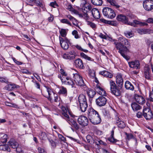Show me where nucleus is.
Masks as SVG:
<instances>
[{
    "label": "nucleus",
    "instance_id": "nucleus-5",
    "mask_svg": "<svg viewBox=\"0 0 153 153\" xmlns=\"http://www.w3.org/2000/svg\"><path fill=\"white\" fill-rule=\"evenodd\" d=\"M117 19L119 21H120L126 24L134 26V25L133 23L128 22V18L126 16L123 14L118 15L117 17Z\"/></svg>",
    "mask_w": 153,
    "mask_h": 153
},
{
    "label": "nucleus",
    "instance_id": "nucleus-11",
    "mask_svg": "<svg viewBox=\"0 0 153 153\" xmlns=\"http://www.w3.org/2000/svg\"><path fill=\"white\" fill-rule=\"evenodd\" d=\"M7 84L4 88L3 89L4 90L10 91L15 89L18 88H20L19 86L11 82H9Z\"/></svg>",
    "mask_w": 153,
    "mask_h": 153
},
{
    "label": "nucleus",
    "instance_id": "nucleus-39",
    "mask_svg": "<svg viewBox=\"0 0 153 153\" xmlns=\"http://www.w3.org/2000/svg\"><path fill=\"white\" fill-rule=\"evenodd\" d=\"M114 131H111V137H109L108 139V140L109 141L112 143L116 142L117 141V139H115L114 137Z\"/></svg>",
    "mask_w": 153,
    "mask_h": 153
},
{
    "label": "nucleus",
    "instance_id": "nucleus-30",
    "mask_svg": "<svg viewBox=\"0 0 153 153\" xmlns=\"http://www.w3.org/2000/svg\"><path fill=\"white\" fill-rule=\"evenodd\" d=\"M119 118H118L117 120L116 123L119 128H123L125 127V124L123 121H119Z\"/></svg>",
    "mask_w": 153,
    "mask_h": 153
},
{
    "label": "nucleus",
    "instance_id": "nucleus-44",
    "mask_svg": "<svg viewBox=\"0 0 153 153\" xmlns=\"http://www.w3.org/2000/svg\"><path fill=\"white\" fill-rule=\"evenodd\" d=\"M5 103L6 105L7 106L12 107L16 108H19L18 105L16 104L11 103L8 102H6Z\"/></svg>",
    "mask_w": 153,
    "mask_h": 153
},
{
    "label": "nucleus",
    "instance_id": "nucleus-61",
    "mask_svg": "<svg viewBox=\"0 0 153 153\" xmlns=\"http://www.w3.org/2000/svg\"><path fill=\"white\" fill-rule=\"evenodd\" d=\"M84 18L85 20L87 21L89 18V16H88V14L87 13H85L84 14H83V17Z\"/></svg>",
    "mask_w": 153,
    "mask_h": 153
},
{
    "label": "nucleus",
    "instance_id": "nucleus-54",
    "mask_svg": "<svg viewBox=\"0 0 153 153\" xmlns=\"http://www.w3.org/2000/svg\"><path fill=\"white\" fill-rule=\"evenodd\" d=\"M72 34L74 36L75 38L78 39L79 38V36L78 34V32L76 30H74L72 32Z\"/></svg>",
    "mask_w": 153,
    "mask_h": 153
},
{
    "label": "nucleus",
    "instance_id": "nucleus-8",
    "mask_svg": "<svg viewBox=\"0 0 153 153\" xmlns=\"http://www.w3.org/2000/svg\"><path fill=\"white\" fill-rule=\"evenodd\" d=\"M144 9L147 11L151 10L153 9V1L152 0H146L143 3Z\"/></svg>",
    "mask_w": 153,
    "mask_h": 153
},
{
    "label": "nucleus",
    "instance_id": "nucleus-9",
    "mask_svg": "<svg viewBox=\"0 0 153 153\" xmlns=\"http://www.w3.org/2000/svg\"><path fill=\"white\" fill-rule=\"evenodd\" d=\"M60 43L62 48L64 50H67L69 48L68 43L69 42L68 40L66 38H62L59 37Z\"/></svg>",
    "mask_w": 153,
    "mask_h": 153
},
{
    "label": "nucleus",
    "instance_id": "nucleus-37",
    "mask_svg": "<svg viewBox=\"0 0 153 153\" xmlns=\"http://www.w3.org/2000/svg\"><path fill=\"white\" fill-rule=\"evenodd\" d=\"M0 150L4 151H7L8 152L10 151V148L8 146V145H0Z\"/></svg>",
    "mask_w": 153,
    "mask_h": 153
},
{
    "label": "nucleus",
    "instance_id": "nucleus-1",
    "mask_svg": "<svg viewBox=\"0 0 153 153\" xmlns=\"http://www.w3.org/2000/svg\"><path fill=\"white\" fill-rule=\"evenodd\" d=\"M115 48L119 50L118 52L126 60L130 59L129 56L126 55V53L129 51L128 48L130 47V44L128 40L123 37L119 38L118 41L114 42Z\"/></svg>",
    "mask_w": 153,
    "mask_h": 153
},
{
    "label": "nucleus",
    "instance_id": "nucleus-38",
    "mask_svg": "<svg viewBox=\"0 0 153 153\" xmlns=\"http://www.w3.org/2000/svg\"><path fill=\"white\" fill-rule=\"evenodd\" d=\"M107 1L111 5L114 6L116 8H119L120 7L115 0H107Z\"/></svg>",
    "mask_w": 153,
    "mask_h": 153
},
{
    "label": "nucleus",
    "instance_id": "nucleus-19",
    "mask_svg": "<svg viewBox=\"0 0 153 153\" xmlns=\"http://www.w3.org/2000/svg\"><path fill=\"white\" fill-rule=\"evenodd\" d=\"M137 31L140 34L142 35L143 34H150L153 33V30L148 29H138L137 30Z\"/></svg>",
    "mask_w": 153,
    "mask_h": 153
},
{
    "label": "nucleus",
    "instance_id": "nucleus-13",
    "mask_svg": "<svg viewBox=\"0 0 153 153\" xmlns=\"http://www.w3.org/2000/svg\"><path fill=\"white\" fill-rule=\"evenodd\" d=\"M78 123L82 126H87L88 123V120L87 118L84 116L79 117L78 119Z\"/></svg>",
    "mask_w": 153,
    "mask_h": 153
},
{
    "label": "nucleus",
    "instance_id": "nucleus-56",
    "mask_svg": "<svg viewBox=\"0 0 153 153\" xmlns=\"http://www.w3.org/2000/svg\"><path fill=\"white\" fill-rule=\"evenodd\" d=\"M60 72L62 74V75H60L61 76H67V74L65 72L63 69H60Z\"/></svg>",
    "mask_w": 153,
    "mask_h": 153
},
{
    "label": "nucleus",
    "instance_id": "nucleus-52",
    "mask_svg": "<svg viewBox=\"0 0 153 153\" xmlns=\"http://www.w3.org/2000/svg\"><path fill=\"white\" fill-rule=\"evenodd\" d=\"M146 42L147 44L149 45H150L151 44L153 43V37L151 38L147 39V40H146Z\"/></svg>",
    "mask_w": 153,
    "mask_h": 153
},
{
    "label": "nucleus",
    "instance_id": "nucleus-55",
    "mask_svg": "<svg viewBox=\"0 0 153 153\" xmlns=\"http://www.w3.org/2000/svg\"><path fill=\"white\" fill-rule=\"evenodd\" d=\"M126 139L128 140H129L130 139L133 138V136L131 134H128L126 133Z\"/></svg>",
    "mask_w": 153,
    "mask_h": 153
},
{
    "label": "nucleus",
    "instance_id": "nucleus-23",
    "mask_svg": "<svg viewBox=\"0 0 153 153\" xmlns=\"http://www.w3.org/2000/svg\"><path fill=\"white\" fill-rule=\"evenodd\" d=\"M96 90L100 95L105 96L106 93L103 89L101 88L99 85H97L96 88Z\"/></svg>",
    "mask_w": 153,
    "mask_h": 153
},
{
    "label": "nucleus",
    "instance_id": "nucleus-36",
    "mask_svg": "<svg viewBox=\"0 0 153 153\" xmlns=\"http://www.w3.org/2000/svg\"><path fill=\"white\" fill-rule=\"evenodd\" d=\"M79 105L81 111L83 112L86 111L88 106L87 102L79 103Z\"/></svg>",
    "mask_w": 153,
    "mask_h": 153
},
{
    "label": "nucleus",
    "instance_id": "nucleus-48",
    "mask_svg": "<svg viewBox=\"0 0 153 153\" xmlns=\"http://www.w3.org/2000/svg\"><path fill=\"white\" fill-rule=\"evenodd\" d=\"M86 22L87 24L92 28H94L96 27V25L94 23L88 21H86Z\"/></svg>",
    "mask_w": 153,
    "mask_h": 153
},
{
    "label": "nucleus",
    "instance_id": "nucleus-20",
    "mask_svg": "<svg viewBox=\"0 0 153 153\" xmlns=\"http://www.w3.org/2000/svg\"><path fill=\"white\" fill-rule=\"evenodd\" d=\"M134 99L137 102L141 105L144 104L145 102V100L143 97L138 95L136 94L135 95Z\"/></svg>",
    "mask_w": 153,
    "mask_h": 153
},
{
    "label": "nucleus",
    "instance_id": "nucleus-16",
    "mask_svg": "<svg viewBox=\"0 0 153 153\" xmlns=\"http://www.w3.org/2000/svg\"><path fill=\"white\" fill-rule=\"evenodd\" d=\"M128 64L129 67L131 68L136 69L140 68V64L138 60L128 62Z\"/></svg>",
    "mask_w": 153,
    "mask_h": 153
},
{
    "label": "nucleus",
    "instance_id": "nucleus-32",
    "mask_svg": "<svg viewBox=\"0 0 153 153\" xmlns=\"http://www.w3.org/2000/svg\"><path fill=\"white\" fill-rule=\"evenodd\" d=\"M78 100L79 103L87 102L85 96L82 94L79 95L78 97Z\"/></svg>",
    "mask_w": 153,
    "mask_h": 153
},
{
    "label": "nucleus",
    "instance_id": "nucleus-60",
    "mask_svg": "<svg viewBox=\"0 0 153 153\" xmlns=\"http://www.w3.org/2000/svg\"><path fill=\"white\" fill-rule=\"evenodd\" d=\"M69 53V54L71 56H73L74 55L75 56V58L76 56V54L75 53L74 51H71L68 53Z\"/></svg>",
    "mask_w": 153,
    "mask_h": 153
},
{
    "label": "nucleus",
    "instance_id": "nucleus-10",
    "mask_svg": "<svg viewBox=\"0 0 153 153\" xmlns=\"http://www.w3.org/2000/svg\"><path fill=\"white\" fill-rule=\"evenodd\" d=\"M143 115L147 120H149L153 117V114L149 108H145L143 110Z\"/></svg>",
    "mask_w": 153,
    "mask_h": 153
},
{
    "label": "nucleus",
    "instance_id": "nucleus-29",
    "mask_svg": "<svg viewBox=\"0 0 153 153\" xmlns=\"http://www.w3.org/2000/svg\"><path fill=\"white\" fill-rule=\"evenodd\" d=\"M9 144L10 146L13 149H17L18 146V143L14 140L11 139L9 142Z\"/></svg>",
    "mask_w": 153,
    "mask_h": 153
},
{
    "label": "nucleus",
    "instance_id": "nucleus-34",
    "mask_svg": "<svg viewBox=\"0 0 153 153\" xmlns=\"http://www.w3.org/2000/svg\"><path fill=\"white\" fill-rule=\"evenodd\" d=\"M67 93V91L66 88L63 86H61L59 88V90L58 92L59 94H63L66 95Z\"/></svg>",
    "mask_w": 153,
    "mask_h": 153
},
{
    "label": "nucleus",
    "instance_id": "nucleus-25",
    "mask_svg": "<svg viewBox=\"0 0 153 153\" xmlns=\"http://www.w3.org/2000/svg\"><path fill=\"white\" fill-rule=\"evenodd\" d=\"M99 74L105 77L110 78H111L113 76L112 74L111 73L105 70L100 71Z\"/></svg>",
    "mask_w": 153,
    "mask_h": 153
},
{
    "label": "nucleus",
    "instance_id": "nucleus-53",
    "mask_svg": "<svg viewBox=\"0 0 153 153\" xmlns=\"http://www.w3.org/2000/svg\"><path fill=\"white\" fill-rule=\"evenodd\" d=\"M75 47L77 49L82 51H84L85 52H87L88 51L86 50H85L82 49L80 46L78 45H76Z\"/></svg>",
    "mask_w": 153,
    "mask_h": 153
},
{
    "label": "nucleus",
    "instance_id": "nucleus-45",
    "mask_svg": "<svg viewBox=\"0 0 153 153\" xmlns=\"http://www.w3.org/2000/svg\"><path fill=\"white\" fill-rule=\"evenodd\" d=\"M80 55L81 57L86 60L88 61H92V58L85 55L83 53H80Z\"/></svg>",
    "mask_w": 153,
    "mask_h": 153
},
{
    "label": "nucleus",
    "instance_id": "nucleus-42",
    "mask_svg": "<svg viewBox=\"0 0 153 153\" xmlns=\"http://www.w3.org/2000/svg\"><path fill=\"white\" fill-rule=\"evenodd\" d=\"M91 3L95 5H100L102 4V0H91Z\"/></svg>",
    "mask_w": 153,
    "mask_h": 153
},
{
    "label": "nucleus",
    "instance_id": "nucleus-24",
    "mask_svg": "<svg viewBox=\"0 0 153 153\" xmlns=\"http://www.w3.org/2000/svg\"><path fill=\"white\" fill-rule=\"evenodd\" d=\"M74 64L76 67L80 69L83 68H84L82 62V60L80 59H78L76 60L74 62Z\"/></svg>",
    "mask_w": 153,
    "mask_h": 153
},
{
    "label": "nucleus",
    "instance_id": "nucleus-21",
    "mask_svg": "<svg viewBox=\"0 0 153 153\" xmlns=\"http://www.w3.org/2000/svg\"><path fill=\"white\" fill-rule=\"evenodd\" d=\"M46 88L47 89V91L48 92L49 96V99L51 100V95L52 94L54 95V101L55 102H57L58 100V97L56 94L55 95L53 91L48 87H46Z\"/></svg>",
    "mask_w": 153,
    "mask_h": 153
},
{
    "label": "nucleus",
    "instance_id": "nucleus-49",
    "mask_svg": "<svg viewBox=\"0 0 153 153\" xmlns=\"http://www.w3.org/2000/svg\"><path fill=\"white\" fill-rule=\"evenodd\" d=\"M61 22L63 23L67 24L70 26L71 25V22L67 19H63L61 20Z\"/></svg>",
    "mask_w": 153,
    "mask_h": 153
},
{
    "label": "nucleus",
    "instance_id": "nucleus-64",
    "mask_svg": "<svg viewBox=\"0 0 153 153\" xmlns=\"http://www.w3.org/2000/svg\"><path fill=\"white\" fill-rule=\"evenodd\" d=\"M39 153H46V151L40 147H39L38 149Z\"/></svg>",
    "mask_w": 153,
    "mask_h": 153
},
{
    "label": "nucleus",
    "instance_id": "nucleus-59",
    "mask_svg": "<svg viewBox=\"0 0 153 153\" xmlns=\"http://www.w3.org/2000/svg\"><path fill=\"white\" fill-rule=\"evenodd\" d=\"M99 140H96L95 141V143L96 144L98 145L100 144H102L103 143V142L100 139H98Z\"/></svg>",
    "mask_w": 153,
    "mask_h": 153
},
{
    "label": "nucleus",
    "instance_id": "nucleus-35",
    "mask_svg": "<svg viewBox=\"0 0 153 153\" xmlns=\"http://www.w3.org/2000/svg\"><path fill=\"white\" fill-rule=\"evenodd\" d=\"M0 141L2 143H5L7 141V136L6 134H0Z\"/></svg>",
    "mask_w": 153,
    "mask_h": 153
},
{
    "label": "nucleus",
    "instance_id": "nucleus-15",
    "mask_svg": "<svg viewBox=\"0 0 153 153\" xmlns=\"http://www.w3.org/2000/svg\"><path fill=\"white\" fill-rule=\"evenodd\" d=\"M116 78L117 84L121 87L123 86V83L122 74L120 73H118L116 74Z\"/></svg>",
    "mask_w": 153,
    "mask_h": 153
},
{
    "label": "nucleus",
    "instance_id": "nucleus-27",
    "mask_svg": "<svg viewBox=\"0 0 153 153\" xmlns=\"http://www.w3.org/2000/svg\"><path fill=\"white\" fill-rule=\"evenodd\" d=\"M125 88L128 90L133 91L134 89V86L129 81H127L126 82L125 84Z\"/></svg>",
    "mask_w": 153,
    "mask_h": 153
},
{
    "label": "nucleus",
    "instance_id": "nucleus-26",
    "mask_svg": "<svg viewBox=\"0 0 153 153\" xmlns=\"http://www.w3.org/2000/svg\"><path fill=\"white\" fill-rule=\"evenodd\" d=\"M62 117L65 120L66 119V118H68L69 117V115L67 114L68 109L66 108L64 106H62Z\"/></svg>",
    "mask_w": 153,
    "mask_h": 153
},
{
    "label": "nucleus",
    "instance_id": "nucleus-28",
    "mask_svg": "<svg viewBox=\"0 0 153 153\" xmlns=\"http://www.w3.org/2000/svg\"><path fill=\"white\" fill-rule=\"evenodd\" d=\"M150 69L149 68L145 67L144 68V76L147 79H150L151 74L149 71Z\"/></svg>",
    "mask_w": 153,
    "mask_h": 153
},
{
    "label": "nucleus",
    "instance_id": "nucleus-31",
    "mask_svg": "<svg viewBox=\"0 0 153 153\" xmlns=\"http://www.w3.org/2000/svg\"><path fill=\"white\" fill-rule=\"evenodd\" d=\"M86 93L90 98H92L96 94V92L94 90L90 88L86 90Z\"/></svg>",
    "mask_w": 153,
    "mask_h": 153
},
{
    "label": "nucleus",
    "instance_id": "nucleus-58",
    "mask_svg": "<svg viewBox=\"0 0 153 153\" xmlns=\"http://www.w3.org/2000/svg\"><path fill=\"white\" fill-rule=\"evenodd\" d=\"M108 23L114 26H116L117 25V22L116 21H108Z\"/></svg>",
    "mask_w": 153,
    "mask_h": 153
},
{
    "label": "nucleus",
    "instance_id": "nucleus-63",
    "mask_svg": "<svg viewBox=\"0 0 153 153\" xmlns=\"http://www.w3.org/2000/svg\"><path fill=\"white\" fill-rule=\"evenodd\" d=\"M12 59L14 62L18 65H21L22 64V62L17 61V60L14 57L12 58Z\"/></svg>",
    "mask_w": 153,
    "mask_h": 153
},
{
    "label": "nucleus",
    "instance_id": "nucleus-57",
    "mask_svg": "<svg viewBox=\"0 0 153 153\" xmlns=\"http://www.w3.org/2000/svg\"><path fill=\"white\" fill-rule=\"evenodd\" d=\"M0 81L2 82H4L6 83H9L7 79L2 77H0Z\"/></svg>",
    "mask_w": 153,
    "mask_h": 153
},
{
    "label": "nucleus",
    "instance_id": "nucleus-6",
    "mask_svg": "<svg viewBox=\"0 0 153 153\" xmlns=\"http://www.w3.org/2000/svg\"><path fill=\"white\" fill-rule=\"evenodd\" d=\"M74 80L77 85L83 86L84 83L82 77L77 73L73 74Z\"/></svg>",
    "mask_w": 153,
    "mask_h": 153
},
{
    "label": "nucleus",
    "instance_id": "nucleus-51",
    "mask_svg": "<svg viewBox=\"0 0 153 153\" xmlns=\"http://www.w3.org/2000/svg\"><path fill=\"white\" fill-rule=\"evenodd\" d=\"M21 72L23 74H27L30 75L31 74V72L25 69H21Z\"/></svg>",
    "mask_w": 153,
    "mask_h": 153
},
{
    "label": "nucleus",
    "instance_id": "nucleus-4",
    "mask_svg": "<svg viewBox=\"0 0 153 153\" xmlns=\"http://www.w3.org/2000/svg\"><path fill=\"white\" fill-rule=\"evenodd\" d=\"M59 78L61 79L62 84L71 86L72 87H74V83L70 78L68 76H59Z\"/></svg>",
    "mask_w": 153,
    "mask_h": 153
},
{
    "label": "nucleus",
    "instance_id": "nucleus-22",
    "mask_svg": "<svg viewBox=\"0 0 153 153\" xmlns=\"http://www.w3.org/2000/svg\"><path fill=\"white\" fill-rule=\"evenodd\" d=\"M93 16L95 19H98L100 17V15L98 10L96 8H93L91 11Z\"/></svg>",
    "mask_w": 153,
    "mask_h": 153
},
{
    "label": "nucleus",
    "instance_id": "nucleus-62",
    "mask_svg": "<svg viewBox=\"0 0 153 153\" xmlns=\"http://www.w3.org/2000/svg\"><path fill=\"white\" fill-rule=\"evenodd\" d=\"M86 138L88 142L89 143H91V140H92V137L90 135H87Z\"/></svg>",
    "mask_w": 153,
    "mask_h": 153
},
{
    "label": "nucleus",
    "instance_id": "nucleus-33",
    "mask_svg": "<svg viewBox=\"0 0 153 153\" xmlns=\"http://www.w3.org/2000/svg\"><path fill=\"white\" fill-rule=\"evenodd\" d=\"M131 106L132 109L134 111L139 110L141 108V106L136 102H134L132 103Z\"/></svg>",
    "mask_w": 153,
    "mask_h": 153
},
{
    "label": "nucleus",
    "instance_id": "nucleus-40",
    "mask_svg": "<svg viewBox=\"0 0 153 153\" xmlns=\"http://www.w3.org/2000/svg\"><path fill=\"white\" fill-rule=\"evenodd\" d=\"M67 9L68 10L73 12L75 14H77L78 11L74 9L72 7L71 5L68 4L67 6Z\"/></svg>",
    "mask_w": 153,
    "mask_h": 153
},
{
    "label": "nucleus",
    "instance_id": "nucleus-43",
    "mask_svg": "<svg viewBox=\"0 0 153 153\" xmlns=\"http://www.w3.org/2000/svg\"><path fill=\"white\" fill-rule=\"evenodd\" d=\"M131 23H133L134 25V27H135V25H139L142 26L146 25H147V24L145 23L141 22L136 20L133 21V22Z\"/></svg>",
    "mask_w": 153,
    "mask_h": 153
},
{
    "label": "nucleus",
    "instance_id": "nucleus-2",
    "mask_svg": "<svg viewBox=\"0 0 153 153\" xmlns=\"http://www.w3.org/2000/svg\"><path fill=\"white\" fill-rule=\"evenodd\" d=\"M110 90L111 92L116 96H120L121 94L120 89L117 87L115 82L112 80L110 81Z\"/></svg>",
    "mask_w": 153,
    "mask_h": 153
},
{
    "label": "nucleus",
    "instance_id": "nucleus-12",
    "mask_svg": "<svg viewBox=\"0 0 153 153\" xmlns=\"http://www.w3.org/2000/svg\"><path fill=\"white\" fill-rule=\"evenodd\" d=\"M96 102L97 105L99 106H102L106 104L107 100L105 97L100 96L96 100Z\"/></svg>",
    "mask_w": 153,
    "mask_h": 153
},
{
    "label": "nucleus",
    "instance_id": "nucleus-7",
    "mask_svg": "<svg viewBox=\"0 0 153 153\" xmlns=\"http://www.w3.org/2000/svg\"><path fill=\"white\" fill-rule=\"evenodd\" d=\"M81 6L82 7V10L84 13H91V11L92 7L91 5L87 3L85 1H83Z\"/></svg>",
    "mask_w": 153,
    "mask_h": 153
},
{
    "label": "nucleus",
    "instance_id": "nucleus-41",
    "mask_svg": "<svg viewBox=\"0 0 153 153\" xmlns=\"http://www.w3.org/2000/svg\"><path fill=\"white\" fill-rule=\"evenodd\" d=\"M63 58L69 59H73L75 58V56H71L68 53H65L63 55Z\"/></svg>",
    "mask_w": 153,
    "mask_h": 153
},
{
    "label": "nucleus",
    "instance_id": "nucleus-14",
    "mask_svg": "<svg viewBox=\"0 0 153 153\" xmlns=\"http://www.w3.org/2000/svg\"><path fill=\"white\" fill-rule=\"evenodd\" d=\"M65 120L72 127H74L76 129H78L79 128V126L76 122L72 119L70 118L69 117L66 118Z\"/></svg>",
    "mask_w": 153,
    "mask_h": 153
},
{
    "label": "nucleus",
    "instance_id": "nucleus-46",
    "mask_svg": "<svg viewBox=\"0 0 153 153\" xmlns=\"http://www.w3.org/2000/svg\"><path fill=\"white\" fill-rule=\"evenodd\" d=\"M47 135L45 132H41L39 135V137L40 139L45 140L46 138Z\"/></svg>",
    "mask_w": 153,
    "mask_h": 153
},
{
    "label": "nucleus",
    "instance_id": "nucleus-47",
    "mask_svg": "<svg viewBox=\"0 0 153 153\" xmlns=\"http://www.w3.org/2000/svg\"><path fill=\"white\" fill-rule=\"evenodd\" d=\"M59 33L61 36L63 37H65L66 35V31L65 29H61L59 31Z\"/></svg>",
    "mask_w": 153,
    "mask_h": 153
},
{
    "label": "nucleus",
    "instance_id": "nucleus-17",
    "mask_svg": "<svg viewBox=\"0 0 153 153\" xmlns=\"http://www.w3.org/2000/svg\"><path fill=\"white\" fill-rule=\"evenodd\" d=\"M89 120L94 125L100 123L101 121V119L99 114H97Z\"/></svg>",
    "mask_w": 153,
    "mask_h": 153
},
{
    "label": "nucleus",
    "instance_id": "nucleus-3",
    "mask_svg": "<svg viewBox=\"0 0 153 153\" xmlns=\"http://www.w3.org/2000/svg\"><path fill=\"white\" fill-rule=\"evenodd\" d=\"M102 11L104 16L110 19L114 18L116 15L114 11L111 8L108 7L104 8Z\"/></svg>",
    "mask_w": 153,
    "mask_h": 153
},
{
    "label": "nucleus",
    "instance_id": "nucleus-18",
    "mask_svg": "<svg viewBox=\"0 0 153 153\" xmlns=\"http://www.w3.org/2000/svg\"><path fill=\"white\" fill-rule=\"evenodd\" d=\"M88 117L90 119L92 118L98 114V112L93 108H89L88 111Z\"/></svg>",
    "mask_w": 153,
    "mask_h": 153
},
{
    "label": "nucleus",
    "instance_id": "nucleus-50",
    "mask_svg": "<svg viewBox=\"0 0 153 153\" xmlns=\"http://www.w3.org/2000/svg\"><path fill=\"white\" fill-rule=\"evenodd\" d=\"M125 34L126 37L128 38H130L133 36V34L131 32H126L125 33Z\"/></svg>",
    "mask_w": 153,
    "mask_h": 153
}]
</instances>
